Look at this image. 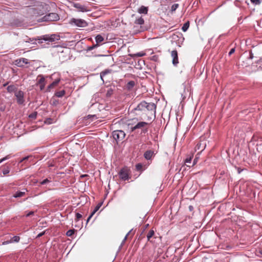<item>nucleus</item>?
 Here are the masks:
<instances>
[{"instance_id": "obj_1", "label": "nucleus", "mask_w": 262, "mask_h": 262, "mask_svg": "<svg viewBox=\"0 0 262 262\" xmlns=\"http://www.w3.org/2000/svg\"><path fill=\"white\" fill-rule=\"evenodd\" d=\"M59 19V16L58 14L56 13H50L46 15L41 18L38 20V21H57Z\"/></svg>"}, {"instance_id": "obj_2", "label": "nucleus", "mask_w": 262, "mask_h": 262, "mask_svg": "<svg viewBox=\"0 0 262 262\" xmlns=\"http://www.w3.org/2000/svg\"><path fill=\"white\" fill-rule=\"evenodd\" d=\"M60 39L59 35L55 34H51V35H46L42 36L40 39H38V43H41L43 42L42 40H44L45 41L48 42H54L56 40H58Z\"/></svg>"}, {"instance_id": "obj_3", "label": "nucleus", "mask_w": 262, "mask_h": 262, "mask_svg": "<svg viewBox=\"0 0 262 262\" xmlns=\"http://www.w3.org/2000/svg\"><path fill=\"white\" fill-rule=\"evenodd\" d=\"M148 123L146 122H139L134 126L131 127L132 132H134L137 129H141L142 133L145 134L147 132L148 129L146 126L148 125Z\"/></svg>"}, {"instance_id": "obj_4", "label": "nucleus", "mask_w": 262, "mask_h": 262, "mask_svg": "<svg viewBox=\"0 0 262 262\" xmlns=\"http://www.w3.org/2000/svg\"><path fill=\"white\" fill-rule=\"evenodd\" d=\"M70 24L79 27H85L88 25L87 22L84 19L74 18L70 20Z\"/></svg>"}, {"instance_id": "obj_5", "label": "nucleus", "mask_w": 262, "mask_h": 262, "mask_svg": "<svg viewBox=\"0 0 262 262\" xmlns=\"http://www.w3.org/2000/svg\"><path fill=\"white\" fill-rule=\"evenodd\" d=\"M113 137L116 141L122 140L125 137V133L121 130H114L113 132Z\"/></svg>"}, {"instance_id": "obj_6", "label": "nucleus", "mask_w": 262, "mask_h": 262, "mask_svg": "<svg viewBox=\"0 0 262 262\" xmlns=\"http://www.w3.org/2000/svg\"><path fill=\"white\" fill-rule=\"evenodd\" d=\"M145 110L149 111L151 116H154V118H156V105L154 103H147L146 102V107Z\"/></svg>"}, {"instance_id": "obj_7", "label": "nucleus", "mask_w": 262, "mask_h": 262, "mask_svg": "<svg viewBox=\"0 0 262 262\" xmlns=\"http://www.w3.org/2000/svg\"><path fill=\"white\" fill-rule=\"evenodd\" d=\"M17 102L18 104L24 105V93L21 91H18L15 93Z\"/></svg>"}, {"instance_id": "obj_8", "label": "nucleus", "mask_w": 262, "mask_h": 262, "mask_svg": "<svg viewBox=\"0 0 262 262\" xmlns=\"http://www.w3.org/2000/svg\"><path fill=\"white\" fill-rule=\"evenodd\" d=\"M11 25L16 27H25L27 26V23L25 22L24 20L20 18L14 19L11 22Z\"/></svg>"}, {"instance_id": "obj_9", "label": "nucleus", "mask_w": 262, "mask_h": 262, "mask_svg": "<svg viewBox=\"0 0 262 262\" xmlns=\"http://www.w3.org/2000/svg\"><path fill=\"white\" fill-rule=\"evenodd\" d=\"M119 177L124 181L128 180V172L127 168H123L119 172Z\"/></svg>"}, {"instance_id": "obj_10", "label": "nucleus", "mask_w": 262, "mask_h": 262, "mask_svg": "<svg viewBox=\"0 0 262 262\" xmlns=\"http://www.w3.org/2000/svg\"><path fill=\"white\" fill-rule=\"evenodd\" d=\"M14 63L18 67H23L25 64H28L29 62L28 59L21 58L15 60Z\"/></svg>"}, {"instance_id": "obj_11", "label": "nucleus", "mask_w": 262, "mask_h": 262, "mask_svg": "<svg viewBox=\"0 0 262 262\" xmlns=\"http://www.w3.org/2000/svg\"><path fill=\"white\" fill-rule=\"evenodd\" d=\"M171 56L172 57V63L174 66H177L179 63L178 52L176 50H173L171 53Z\"/></svg>"}, {"instance_id": "obj_12", "label": "nucleus", "mask_w": 262, "mask_h": 262, "mask_svg": "<svg viewBox=\"0 0 262 262\" xmlns=\"http://www.w3.org/2000/svg\"><path fill=\"white\" fill-rule=\"evenodd\" d=\"M154 151L151 150L146 151L144 154V157L147 160L151 159L152 157L155 155Z\"/></svg>"}, {"instance_id": "obj_13", "label": "nucleus", "mask_w": 262, "mask_h": 262, "mask_svg": "<svg viewBox=\"0 0 262 262\" xmlns=\"http://www.w3.org/2000/svg\"><path fill=\"white\" fill-rule=\"evenodd\" d=\"M146 107V102L142 101L139 103L136 107L134 108L135 111H145Z\"/></svg>"}, {"instance_id": "obj_14", "label": "nucleus", "mask_w": 262, "mask_h": 262, "mask_svg": "<svg viewBox=\"0 0 262 262\" xmlns=\"http://www.w3.org/2000/svg\"><path fill=\"white\" fill-rule=\"evenodd\" d=\"M27 11L28 13L33 16H38L39 14L37 9L34 8L29 7L27 9Z\"/></svg>"}, {"instance_id": "obj_15", "label": "nucleus", "mask_w": 262, "mask_h": 262, "mask_svg": "<svg viewBox=\"0 0 262 262\" xmlns=\"http://www.w3.org/2000/svg\"><path fill=\"white\" fill-rule=\"evenodd\" d=\"M27 191V189L24 188L23 189V191H17L13 194V197L17 198H20L23 196L25 194L26 192Z\"/></svg>"}, {"instance_id": "obj_16", "label": "nucleus", "mask_w": 262, "mask_h": 262, "mask_svg": "<svg viewBox=\"0 0 262 262\" xmlns=\"http://www.w3.org/2000/svg\"><path fill=\"white\" fill-rule=\"evenodd\" d=\"M74 7L81 12H85L87 11L86 8L85 6L81 5L79 3L74 4Z\"/></svg>"}, {"instance_id": "obj_17", "label": "nucleus", "mask_w": 262, "mask_h": 262, "mask_svg": "<svg viewBox=\"0 0 262 262\" xmlns=\"http://www.w3.org/2000/svg\"><path fill=\"white\" fill-rule=\"evenodd\" d=\"M60 81V79H58L53 81L51 84H50L47 88V91L50 92V90L53 88L55 86L57 85Z\"/></svg>"}, {"instance_id": "obj_18", "label": "nucleus", "mask_w": 262, "mask_h": 262, "mask_svg": "<svg viewBox=\"0 0 262 262\" xmlns=\"http://www.w3.org/2000/svg\"><path fill=\"white\" fill-rule=\"evenodd\" d=\"M138 12L140 14H147L148 12V7L142 6L138 10Z\"/></svg>"}, {"instance_id": "obj_19", "label": "nucleus", "mask_w": 262, "mask_h": 262, "mask_svg": "<svg viewBox=\"0 0 262 262\" xmlns=\"http://www.w3.org/2000/svg\"><path fill=\"white\" fill-rule=\"evenodd\" d=\"M135 85V82L134 81H129L126 85V89L130 91L133 89Z\"/></svg>"}, {"instance_id": "obj_20", "label": "nucleus", "mask_w": 262, "mask_h": 262, "mask_svg": "<svg viewBox=\"0 0 262 262\" xmlns=\"http://www.w3.org/2000/svg\"><path fill=\"white\" fill-rule=\"evenodd\" d=\"M96 44L98 45V46H99V43L102 42L104 40V38L101 35H98L95 37Z\"/></svg>"}, {"instance_id": "obj_21", "label": "nucleus", "mask_w": 262, "mask_h": 262, "mask_svg": "<svg viewBox=\"0 0 262 262\" xmlns=\"http://www.w3.org/2000/svg\"><path fill=\"white\" fill-rule=\"evenodd\" d=\"M66 94V91L64 90H62L60 91L56 92L55 93V96L59 98H61L63 97Z\"/></svg>"}, {"instance_id": "obj_22", "label": "nucleus", "mask_w": 262, "mask_h": 262, "mask_svg": "<svg viewBox=\"0 0 262 262\" xmlns=\"http://www.w3.org/2000/svg\"><path fill=\"white\" fill-rule=\"evenodd\" d=\"M37 39L33 38H29L28 36H26L24 39L23 41L26 42H33L36 41Z\"/></svg>"}, {"instance_id": "obj_23", "label": "nucleus", "mask_w": 262, "mask_h": 262, "mask_svg": "<svg viewBox=\"0 0 262 262\" xmlns=\"http://www.w3.org/2000/svg\"><path fill=\"white\" fill-rule=\"evenodd\" d=\"M111 71H112L111 70L107 69V70H105L102 71V72H101L100 77L103 81H104V80L103 79V77L105 75H106V74L110 73L111 72Z\"/></svg>"}, {"instance_id": "obj_24", "label": "nucleus", "mask_w": 262, "mask_h": 262, "mask_svg": "<svg viewBox=\"0 0 262 262\" xmlns=\"http://www.w3.org/2000/svg\"><path fill=\"white\" fill-rule=\"evenodd\" d=\"M102 203H103L102 202H100V203H99L97 205V206L95 207V209H94V210L92 212V215H94L99 209V208L102 206Z\"/></svg>"}, {"instance_id": "obj_25", "label": "nucleus", "mask_w": 262, "mask_h": 262, "mask_svg": "<svg viewBox=\"0 0 262 262\" xmlns=\"http://www.w3.org/2000/svg\"><path fill=\"white\" fill-rule=\"evenodd\" d=\"M189 27V22L188 21L186 22L183 25V26L182 28V30H183V31L186 32L188 30Z\"/></svg>"}, {"instance_id": "obj_26", "label": "nucleus", "mask_w": 262, "mask_h": 262, "mask_svg": "<svg viewBox=\"0 0 262 262\" xmlns=\"http://www.w3.org/2000/svg\"><path fill=\"white\" fill-rule=\"evenodd\" d=\"M234 5L238 7V8H242L243 7V2L242 1H240L239 0H235L234 2Z\"/></svg>"}, {"instance_id": "obj_27", "label": "nucleus", "mask_w": 262, "mask_h": 262, "mask_svg": "<svg viewBox=\"0 0 262 262\" xmlns=\"http://www.w3.org/2000/svg\"><path fill=\"white\" fill-rule=\"evenodd\" d=\"M7 90L8 92L11 93L16 90V87L13 85H10L7 87Z\"/></svg>"}, {"instance_id": "obj_28", "label": "nucleus", "mask_w": 262, "mask_h": 262, "mask_svg": "<svg viewBox=\"0 0 262 262\" xmlns=\"http://www.w3.org/2000/svg\"><path fill=\"white\" fill-rule=\"evenodd\" d=\"M144 23V20L143 18L141 17L138 19H137L135 22V24H138V25H140L143 24Z\"/></svg>"}, {"instance_id": "obj_29", "label": "nucleus", "mask_w": 262, "mask_h": 262, "mask_svg": "<svg viewBox=\"0 0 262 262\" xmlns=\"http://www.w3.org/2000/svg\"><path fill=\"white\" fill-rule=\"evenodd\" d=\"M154 234H155V231L153 230H150L148 232V233L147 235V238L148 241H149L150 238L151 237H152Z\"/></svg>"}, {"instance_id": "obj_30", "label": "nucleus", "mask_w": 262, "mask_h": 262, "mask_svg": "<svg viewBox=\"0 0 262 262\" xmlns=\"http://www.w3.org/2000/svg\"><path fill=\"white\" fill-rule=\"evenodd\" d=\"M38 77L40 78V79L38 80V84H40L45 83V79L42 75H38Z\"/></svg>"}, {"instance_id": "obj_31", "label": "nucleus", "mask_w": 262, "mask_h": 262, "mask_svg": "<svg viewBox=\"0 0 262 262\" xmlns=\"http://www.w3.org/2000/svg\"><path fill=\"white\" fill-rule=\"evenodd\" d=\"M145 55V53L142 52H138L137 53H135L132 55V57H142L144 56Z\"/></svg>"}, {"instance_id": "obj_32", "label": "nucleus", "mask_w": 262, "mask_h": 262, "mask_svg": "<svg viewBox=\"0 0 262 262\" xmlns=\"http://www.w3.org/2000/svg\"><path fill=\"white\" fill-rule=\"evenodd\" d=\"M20 237L18 236H14L11 239V243L13 242H18L19 241Z\"/></svg>"}, {"instance_id": "obj_33", "label": "nucleus", "mask_w": 262, "mask_h": 262, "mask_svg": "<svg viewBox=\"0 0 262 262\" xmlns=\"http://www.w3.org/2000/svg\"><path fill=\"white\" fill-rule=\"evenodd\" d=\"M74 232H75V230L74 229H71V230H69L67 233H66V235L68 236H72L74 234Z\"/></svg>"}, {"instance_id": "obj_34", "label": "nucleus", "mask_w": 262, "mask_h": 262, "mask_svg": "<svg viewBox=\"0 0 262 262\" xmlns=\"http://www.w3.org/2000/svg\"><path fill=\"white\" fill-rule=\"evenodd\" d=\"M179 4H174L172 5L171 7V11L172 12L176 11V10L178 8Z\"/></svg>"}, {"instance_id": "obj_35", "label": "nucleus", "mask_w": 262, "mask_h": 262, "mask_svg": "<svg viewBox=\"0 0 262 262\" xmlns=\"http://www.w3.org/2000/svg\"><path fill=\"white\" fill-rule=\"evenodd\" d=\"M202 144L201 143H198L197 144L196 147H195V148L198 149V150H201V151L203 150L205 148V146H203L202 147V148L201 147V146Z\"/></svg>"}, {"instance_id": "obj_36", "label": "nucleus", "mask_w": 262, "mask_h": 262, "mask_svg": "<svg viewBox=\"0 0 262 262\" xmlns=\"http://www.w3.org/2000/svg\"><path fill=\"white\" fill-rule=\"evenodd\" d=\"M142 164L141 163H138L136 165V169L138 171L142 170Z\"/></svg>"}, {"instance_id": "obj_37", "label": "nucleus", "mask_w": 262, "mask_h": 262, "mask_svg": "<svg viewBox=\"0 0 262 262\" xmlns=\"http://www.w3.org/2000/svg\"><path fill=\"white\" fill-rule=\"evenodd\" d=\"M9 172H10V169L8 168H4L3 170V173L4 176L7 174L8 173H9Z\"/></svg>"}, {"instance_id": "obj_38", "label": "nucleus", "mask_w": 262, "mask_h": 262, "mask_svg": "<svg viewBox=\"0 0 262 262\" xmlns=\"http://www.w3.org/2000/svg\"><path fill=\"white\" fill-rule=\"evenodd\" d=\"M36 116H37V113L34 112L29 115V118H32V119H35Z\"/></svg>"}, {"instance_id": "obj_39", "label": "nucleus", "mask_w": 262, "mask_h": 262, "mask_svg": "<svg viewBox=\"0 0 262 262\" xmlns=\"http://www.w3.org/2000/svg\"><path fill=\"white\" fill-rule=\"evenodd\" d=\"M251 2L255 5H259L260 3V0H250Z\"/></svg>"}, {"instance_id": "obj_40", "label": "nucleus", "mask_w": 262, "mask_h": 262, "mask_svg": "<svg viewBox=\"0 0 262 262\" xmlns=\"http://www.w3.org/2000/svg\"><path fill=\"white\" fill-rule=\"evenodd\" d=\"M113 94V90L110 89H109L106 93V96L110 97Z\"/></svg>"}, {"instance_id": "obj_41", "label": "nucleus", "mask_w": 262, "mask_h": 262, "mask_svg": "<svg viewBox=\"0 0 262 262\" xmlns=\"http://www.w3.org/2000/svg\"><path fill=\"white\" fill-rule=\"evenodd\" d=\"M50 182V180H49L48 179H46L40 182V184L41 185H45V184L49 183Z\"/></svg>"}, {"instance_id": "obj_42", "label": "nucleus", "mask_w": 262, "mask_h": 262, "mask_svg": "<svg viewBox=\"0 0 262 262\" xmlns=\"http://www.w3.org/2000/svg\"><path fill=\"white\" fill-rule=\"evenodd\" d=\"M10 158V156L9 155H7L6 156V157H5L4 158L1 159L0 160V163H1L2 162H3V161L7 160V159H9Z\"/></svg>"}, {"instance_id": "obj_43", "label": "nucleus", "mask_w": 262, "mask_h": 262, "mask_svg": "<svg viewBox=\"0 0 262 262\" xmlns=\"http://www.w3.org/2000/svg\"><path fill=\"white\" fill-rule=\"evenodd\" d=\"M76 220L78 221V220H79L80 219H81L82 217V215L79 213H76Z\"/></svg>"}, {"instance_id": "obj_44", "label": "nucleus", "mask_w": 262, "mask_h": 262, "mask_svg": "<svg viewBox=\"0 0 262 262\" xmlns=\"http://www.w3.org/2000/svg\"><path fill=\"white\" fill-rule=\"evenodd\" d=\"M256 140V137L255 136H253L250 141V143H252L253 144H254V141H255Z\"/></svg>"}, {"instance_id": "obj_45", "label": "nucleus", "mask_w": 262, "mask_h": 262, "mask_svg": "<svg viewBox=\"0 0 262 262\" xmlns=\"http://www.w3.org/2000/svg\"><path fill=\"white\" fill-rule=\"evenodd\" d=\"M98 47V45L97 44H96L95 45H93L90 47H89V50H92L93 49H94L95 48Z\"/></svg>"}, {"instance_id": "obj_46", "label": "nucleus", "mask_w": 262, "mask_h": 262, "mask_svg": "<svg viewBox=\"0 0 262 262\" xmlns=\"http://www.w3.org/2000/svg\"><path fill=\"white\" fill-rule=\"evenodd\" d=\"M191 159H192V158L191 157H190L189 158H187L185 160V163H190L191 162Z\"/></svg>"}, {"instance_id": "obj_47", "label": "nucleus", "mask_w": 262, "mask_h": 262, "mask_svg": "<svg viewBox=\"0 0 262 262\" xmlns=\"http://www.w3.org/2000/svg\"><path fill=\"white\" fill-rule=\"evenodd\" d=\"M34 211H30V212H29L28 213H27V214H26V216H27V217H29V216H31V215H33V214H34Z\"/></svg>"}, {"instance_id": "obj_48", "label": "nucleus", "mask_w": 262, "mask_h": 262, "mask_svg": "<svg viewBox=\"0 0 262 262\" xmlns=\"http://www.w3.org/2000/svg\"><path fill=\"white\" fill-rule=\"evenodd\" d=\"M235 52V49L234 48H232L231 49V50L230 51V52H229V55H231L232 54H233L234 52Z\"/></svg>"}, {"instance_id": "obj_49", "label": "nucleus", "mask_w": 262, "mask_h": 262, "mask_svg": "<svg viewBox=\"0 0 262 262\" xmlns=\"http://www.w3.org/2000/svg\"><path fill=\"white\" fill-rule=\"evenodd\" d=\"M11 243V240L10 241H5V242H3L2 245H7V244H8Z\"/></svg>"}, {"instance_id": "obj_50", "label": "nucleus", "mask_w": 262, "mask_h": 262, "mask_svg": "<svg viewBox=\"0 0 262 262\" xmlns=\"http://www.w3.org/2000/svg\"><path fill=\"white\" fill-rule=\"evenodd\" d=\"M45 83L40 84V89L41 90H43L45 88Z\"/></svg>"}, {"instance_id": "obj_51", "label": "nucleus", "mask_w": 262, "mask_h": 262, "mask_svg": "<svg viewBox=\"0 0 262 262\" xmlns=\"http://www.w3.org/2000/svg\"><path fill=\"white\" fill-rule=\"evenodd\" d=\"M44 234L45 232H42L37 235V237H40L42 236L43 235H44Z\"/></svg>"}, {"instance_id": "obj_52", "label": "nucleus", "mask_w": 262, "mask_h": 262, "mask_svg": "<svg viewBox=\"0 0 262 262\" xmlns=\"http://www.w3.org/2000/svg\"><path fill=\"white\" fill-rule=\"evenodd\" d=\"M157 59H158V57L157 56H155V55L152 56V57H151V59L154 60V61H157Z\"/></svg>"}, {"instance_id": "obj_53", "label": "nucleus", "mask_w": 262, "mask_h": 262, "mask_svg": "<svg viewBox=\"0 0 262 262\" xmlns=\"http://www.w3.org/2000/svg\"><path fill=\"white\" fill-rule=\"evenodd\" d=\"M127 236H128L127 235H126V236L124 238V239H123V241H122V242L121 243V245H122L124 243L125 241L126 240V239L127 238Z\"/></svg>"}, {"instance_id": "obj_54", "label": "nucleus", "mask_w": 262, "mask_h": 262, "mask_svg": "<svg viewBox=\"0 0 262 262\" xmlns=\"http://www.w3.org/2000/svg\"><path fill=\"white\" fill-rule=\"evenodd\" d=\"M94 215H92V213H91V214H90V215L89 216V217L87 219V221L86 222H89L90 220L91 219V218Z\"/></svg>"}, {"instance_id": "obj_55", "label": "nucleus", "mask_w": 262, "mask_h": 262, "mask_svg": "<svg viewBox=\"0 0 262 262\" xmlns=\"http://www.w3.org/2000/svg\"><path fill=\"white\" fill-rule=\"evenodd\" d=\"M253 58V53L252 52H250L249 58L251 59Z\"/></svg>"}, {"instance_id": "obj_56", "label": "nucleus", "mask_w": 262, "mask_h": 262, "mask_svg": "<svg viewBox=\"0 0 262 262\" xmlns=\"http://www.w3.org/2000/svg\"><path fill=\"white\" fill-rule=\"evenodd\" d=\"M188 208L190 211H192L193 210V207L191 205H190Z\"/></svg>"}, {"instance_id": "obj_57", "label": "nucleus", "mask_w": 262, "mask_h": 262, "mask_svg": "<svg viewBox=\"0 0 262 262\" xmlns=\"http://www.w3.org/2000/svg\"><path fill=\"white\" fill-rule=\"evenodd\" d=\"M243 170V169H242L240 168H237V172L238 173H240L241 172V171Z\"/></svg>"}, {"instance_id": "obj_58", "label": "nucleus", "mask_w": 262, "mask_h": 262, "mask_svg": "<svg viewBox=\"0 0 262 262\" xmlns=\"http://www.w3.org/2000/svg\"><path fill=\"white\" fill-rule=\"evenodd\" d=\"M51 120V119L50 118H49V119H48L46 121V123H51V122H50V120Z\"/></svg>"}, {"instance_id": "obj_59", "label": "nucleus", "mask_w": 262, "mask_h": 262, "mask_svg": "<svg viewBox=\"0 0 262 262\" xmlns=\"http://www.w3.org/2000/svg\"><path fill=\"white\" fill-rule=\"evenodd\" d=\"M28 157H26L25 158H24L21 160V162L23 161H25V160H26L28 159Z\"/></svg>"}, {"instance_id": "obj_60", "label": "nucleus", "mask_w": 262, "mask_h": 262, "mask_svg": "<svg viewBox=\"0 0 262 262\" xmlns=\"http://www.w3.org/2000/svg\"><path fill=\"white\" fill-rule=\"evenodd\" d=\"M132 230H130L126 235H127V236H128L131 233H132Z\"/></svg>"}, {"instance_id": "obj_61", "label": "nucleus", "mask_w": 262, "mask_h": 262, "mask_svg": "<svg viewBox=\"0 0 262 262\" xmlns=\"http://www.w3.org/2000/svg\"><path fill=\"white\" fill-rule=\"evenodd\" d=\"M245 4H247V5H248V4H249V3H247V2L246 1H245Z\"/></svg>"}, {"instance_id": "obj_62", "label": "nucleus", "mask_w": 262, "mask_h": 262, "mask_svg": "<svg viewBox=\"0 0 262 262\" xmlns=\"http://www.w3.org/2000/svg\"><path fill=\"white\" fill-rule=\"evenodd\" d=\"M85 176H86V175H82V176H81V177H84Z\"/></svg>"}, {"instance_id": "obj_63", "label": "nucleus", "mask_w": 262, "mask_h": 262, "mask_svg": "<svg viewBox=\"0 0 262 262\" xmlns=\"http://www.w3.org/2000/svg\"><path fill=\"white\" fill-rule=\"evenodd\" d=\"M260 253L262 254V249L260 250Z\"/></svg>"}, {"instance_id": "obj_64", "label": "nucleus", "mask_w": 262, "mask_h": 262, "mask_svg": "<svg viewBox=\"0 0 262 262\" xmlns=\"http://www.w3.org/2000/svg\"><path fill=\"white\" fill-rule=\"evenodd\" d=\"M260 61H261V62H262V59H260Z\"/></svg>"}]
</instances>
